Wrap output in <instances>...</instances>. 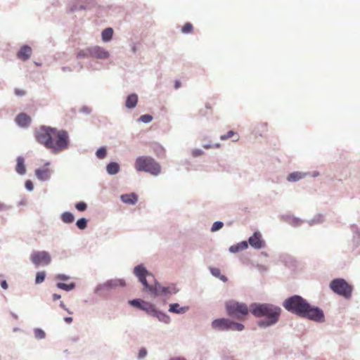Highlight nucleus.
<instances>
[{
	"label": "nucleus",
	"mask_w": 360,
	"mask_h": 360,
	"mask_svg": "<svg viewBox=\"0 0 360 360\" xmlns=\"http://www.w3.org/2000/svg\"><path fill=\"white\" fill-rule=\"evenodd\" d=\"M34 136L38 143L55 153L68 147L69 136L65 130L43 126L35 131Z\"/></svg>",
	"instance_id": "1"
},
{
	"label": "nucleus",
	"mask_w": 360,
	"mask_h": 360,
	"mask_svg": "<svg viewBox=\"0 0 360 360\" xmlns=\"http://www.w3.org/2000/svg\"><path fill=\"white\" fill-rule=\"evenodd\" d=\"M251 313L257 317H265L258 322L260 327L275 324L281 314V308L269 304H253L250 306Z\"/></svg>",
	"instance_id": "2"
},
{
	"label": "nucleus",
	"mask_w": 360,
	"mask_h": 360,
	"mask_svg": "<svg viewBox=\"0 0 360 360\" xmlns=\"http://www.w3.org/2000/svg\"><path fill=\"white\" fill-rule=\"evenodd\" d=\"M134 274L139 281L144 285L145 289L150 291L153 295H165L171 293L169 288L162 287L156 283L153 275L149 273L142 265H138L134 269Z\"/></svg>",
	"instance_id": "3"
},
{
	"label": "nucleus",
	"mask_w": 360,
	"mask_h": 360,
	"mask_svg": "<svg viewBox=\"0 0 360 360\" xmlns=\"http://www.w3.org/2000/svg\"><path fill=\"white\" fill-rule=\"evenodd\" d=\"M134 167L137 171L148 172L157 176L161 172V167L150 156H139L136 158Z\"/></svg>",
	"instance_id": "4"
},
{
	"label": "nucleus",
	"mask_w": 360,
	"mask_h": 360,
	"mask_svg": "<svg viewBox=\"0 0 360 360\" xmlns=\"http://www.w3.org/2000/svg\"><path fill=\"white\" fill-rule=\"evenodd\" d=\"M307 302L299 295H294L285 300L283 307L300 316H302L307 307Z\"/></svg>",
	"instance_id": "5"
},
{
	"label": "nucleus",
	"mask_w": 360,
	"mask_h": 360,
	"mask_svg": "<svg viewBox=\"0 0 360 360\" xmlns=\"http://www.w3.org/2000/svg\"><path fill=\"white\" fill-rule=\"evenodd\" d=\"M226 309L228 314L238 319H243L248 314V306L235 300H229L226 302Z\"/></svg>",
	"instance_id": "6"
},
{
	"label": "nucleus",
	"mask_w": 360,
	"mask_h": 360,
	"mask_svg": "<svg viewBox=\"0 0 360 360\" xmlns=\"http://www.w3.org/2000/svg\"><path fill=\"white\" fill-rule=\"evenodd\" d=\"M330 288L334 292L346 299L351 297L353 290L352 286L342 278L333 280L330 283Z\"/></svg>",
	"instance_id": "7"
},
{
	"label": "nucleus",
	"mask_w": 360,
	"mask_h": 360,
	"mask_svg": "<svg viewBox=\"0 0 360 360\" xmlns=\"http://www.w3.org/2000/svg\"><path fill=\"white\" fill-rule=\"evenodd\" d=\"M30 260L36 266L48 265L51 263V257L46 251H34L30 255Z\"/></svg>",
	"instance_id": "8"
},
{
	"label": "nucleus",
	"mask_w": 360,
	"mask_h": 360,
	"mask_svg": "<svg viewBox=\"0 0 360 360\" xmlns=\"http://www.w3.org/2000/svg\"><path fill=\"white\" fill-rule=\"evenodd\" d=\"M301 317L307 318L315 321H323L324 320L323 311L318 307H311L309 303Z\"/></svg>",
	"instance_id": "9"
},
{
	"label": "nucleus",
	"mask_w": 360,
	"mask_h": 360,
	"mask_svg": "<svg viewBox=\"0 0 360 360\" xmlns=\"http://www.w3.org/2000/svg\"><path fill=\"white\" fill-rule=\"evenodd\" d=\"M250 245L255 249H262L265 246V242L262 238V234L256 231L248 239Z\"/></svg>",
	"instance_id": "10"
},
{
	"label": "nucleus",
	"mask_w": 360,
	"mask_h": 360,
	"mask_svg": "<svg viewBox=\"0 0 360 360\" xmlns=\"http://www.w3.org/2000/svg\"><path fill=\"white\" fill-rule=\"evenodd\" d=\"M213 329L219 330H229L230 329V320L228 319H215L212 323Z\"/></svg>",
	"instance_id": "11"
},
{
	"label": "nucleus",
	"mask_w": 360,
	"mask_h": 360,
	"mask_svg": "<svg viewBox=\"0 0 360 360\" xmlns=\"http://www.w3.org/2000/svg\"><path fill=\"white\" fill-rule=\"evenodd\" d=\"M90 55L91 57L99 59H105L108 58L109 53L101 47L95 46L90 49Z\"/></svg>",
	"instance_id": "12"
},
{
	"label": "nucleus",
	"mask_w": 360,
	"mask_h": 360,
	"mask_svg": "<svg viewBox=\"0 0 360 360\" xmlns=\"http://www.w3.org/2000/svg\"><path fill=\"white\" fill-rule=\"evenodd\" d=\"M32 54V49L29 46H23L18 51L17 56L22 60H27Z\"/></svg>",
	"instance_id": "13"
},
{
	"label": "nucleus",
	"mask_w": 360,
	"mask_h": 360,
	"mask_svg": "<svg viewBox=\"0 0 360 360\" xmlns=\"http://www.w3.org/2000/svg\"><path fill=\"white\" fill-rule=\"evenodd\" d=\"M15 122L21 127H27L30 124L31 118L25 113H20L15 118Z\"/></svg>",
	"instance_id": "14"
},
{
	"label": "nucleus",
	"mask_w": 360,
	"mask_h": 360,
	"mask_svg": "<svg viewBox=\"0 0 360 360\" xmlns=\"http://www.w3.org/2000/svg\"><path fill=\"white\" fill-rule=\"evenodd\" d=\"M121 200L123 202L129 205H134L138 200L137 195L134 193L124 194L121 195Z\"/></svg>",
	"instance_id": "15"
},
{
	"label": "nucleus",
	"mask_w": 360,
	"mask_h": 360,
	"mask_svg": "<svg viewBox=\"0 0 360 360\" xmlns=\"http://www.w3.org/2000/svg\"><path fill=\"white\" fill-rule=\"evenodd\" d=\"M37 177L41 181L47 180L50 176V171L49 169H37L35 171Z\"/></svg>",
	"instance_id": "16"
},
{
	"label": "nucleus",
	"mask_w": 360,
	"mask_h": 360,
	"mask_svg": "<svg viewBox=\"0 0 360 360\" xmlns=\"http://www.w3.org/2000/svg\"><path fill=\"white\" fill-rule=\"evenodd\" d=\"M138 102V96L135 94H132L128 96L126 100V107L128 108H134Z\"/></svg>",
	"instance_id": "17"
},
{
	"label": "nucleus",
	"mask_w": 360,
	"mask_h": 360,
	"mask_svg": "<svg viewBox=\"0 0 360 360\" xmlns=\"http://www.w3.org/2000/svg\"><path fill=\"white\" fill-rule=\"evenodd\" d=\"M16 172L20 174H24L26 172L25 166V160L22 157H18L17 158V165L15 167Z\"/></svg>",
	"instance_id": "18"
},
{
	"label": "nucleus",
	"mask_w": 360,
	"mask_h": 360,
	"mask_svg": "<svg viewBox=\"0 0 360 360\" xmlns=\"http://www.w3.org/2000/svg\"><path fill=\"white\" fill-rule=\"evenodd\" d=\"M141 310L145 311L147 312L149 315L153 316L156 314V309H155L153 304L147 302H143L142 306H141Z\"/></svg>",
	"instance_id": "19"
},
{
	"label": "nucleus",
	"mask_w": 360,
	"mask_h": 360,
	"mask_svg": "<svg viewBox=\"0 0 360 360\" xmlns=\"http://www.w3.org/2000/svg\"><path fill=\"white\" fill-rule=\"evenodd\" d=\"M248 248V243L243 241L236 245H232L229 248V251L233 253L238 252L239 251L245 250Z\"/></svg>",
	"instance_id": "20"
},
{
	"label": "nucleus",
	"mask_w": 360,
	"mask_h": 360,
	"mask_svg": "<svg viewBox=\"0 0 360 360\" xmlns=\"http://www.w3.org/2000/svg\"><path fill=\"white\" fill-rule=\"evenodd\" d=\"M188 309V307H181L179 304H172L169 306V311L181 314L184 313Z\"/></svg>",
	"instance_id": "21"
},
{
	"label": "nucleus",
	"mask_w": 360,
	"mask_h": 360,
	"mask_svg": "<svg viewBox=\"0 0 360 360\" xmlns=\"http://www.w3.org/2000/svg\"><path fill=\"white\" fill-rule=\"evenodd\" d=\"M120 170V166L116 162H110L107 165V172L110 174H115Z\"/></svg>",
	"instance_id": "22"
},
{
	"label": "nucleus",
	"mask_w": 360,
	"mask_h": 360,
	"mask_svg": "<svg viewBox=\"0 0 360 360\" xmlns=\"http://www.w3.org/2000/svg\"><path fill=\"white\" fill-rule=\"evenodd\" d=\"M305 174H302L298 172H295L290 173L288 176V181H297L303 177H304Z\"/></svg>",
	"instance_id": "23"
},
{
	"label": "nucleus",
	"mask_w": 360,
	"mask_h": 360,
	"mask_svg": "<svg viewBox=\"0 0 360 360\" xmlns=\"http://www.w3.org/2000/svg\"><path fill=\"white\" fill-rule=\"evenodd\" d=\"M113 30L112 28H106L102 32V39L104 41H108L112 39Z\"/></svg>",
	"instance_id": "24"
},
{
	"label": "nucleus",
	"mask_w": 360,
	"mask_h": 360,
	"mask_svg": "<svg viewBox=\"0 0 360 360\" xmlns=\"http://www.w3.org/2000/svg\"><path fill=\"white\" fill-rule=\"evenodd\" d=\"M233 137V141H237L239 139V136L233 131H229L226 134L221 135L220 137L221 140H226L228 139Z\"/></svg>",
	"instance_id": "25"
},
{
	"label": "nucleus",
	"mask_w": 360,
	"mask_h": 360,
	"mask_svg": "<svg viewBox=\"0 0 360 360\" xmlns=\"http://www.w3.org/2000/svg\"><path fill=\"white\" fill-rule=\"evenodd\" d=\"M61 219L63 222L70 224L75 220V217L71 212H65L62 214Z\"/></svg>",
	"instance_id": "26"
},
{
	"label": "nucleus",
	"mask_w": 360,
	"mask_h": 360,
	"mask_svg": "<svg viewBox=\"0 0 360 360\" xmlns=\"http://www.w3.org/2000/svg\"><path fill=\"white\" fill-rule=\"evenodd\" d=\"M210 271H211V273L212 274L213 276H214L215 277L219 278L222 281L226 282L227 281L226 277L221 274V271H220L219 269H218V268H212L210 269Z\"/></svg>",
	"instance_id": "27"
},
{
	"label": "nucleus",
	"mask_w": 360,
	"mask_h": 360,
	"mask_svg": "<svg viewBox=\"0 0 360 360\" xmlns=\"http://www.w3.org/2000/svg\"><path fill=\"white\" fill-rule=\"evenodd\" d=\"M57 287L60 289L69 291L75 288V285L73 283H71L70 284H66L64 283H58L56 284Z\"/></svg>",
	"instance_id": "28"
},
{
	"label": "nucleus",
	"mask_w": 360,
	"mask_h": 360,
	"mask_svg": "<svg viewBox=\"0 0 360 360\" xmlns=\"http://www.w3.org/2000/svg\"><path fill=\"white\" fill-rule=\"evenodd\" d=\"M244 329V326L239 323H236L230 320V329L231 330L241 331Z\"/></svg>",
	"instance_id": "29"
},
{
	"label": "nucleus",
	"mask_w": 360,
	"mask_h": 360,
	"mask_svg": "<svg viewBox=\"0 0 360 360\" xmlns=\"http://www.w3.org/2000/svg\"><path fill=\"white\" fill-rule=\"evenodd\" d=\"M153 316H156L160 321H163L165 323H168L169 321V317L165 314L159 312L156 310V314L153 315Z\"/></svg>",
	"instance_id": "30"
},
{
	"label": "nucleus",
	"mask_w": 360,
	"mask_h": 360,
	"mask_svg": "<svg viewBox=\"0 0 360 360\" xmlns=\"http://www.w3.org/2000/svg\"><path fill=\"white\" fill-rule=\"evenodd\" d=\"M193 27L191 22H186L181 28V32L184 34L191 33L193 32Z\"/></svg>",
	"instance_id": "31"
},
{
	"label": "nucleus",
	"mask_w": 360,
	"mask_h": 360,
	"mask_svg": "<svg viewBox=\"0 0 360 360\" xmlns=\"http://www.w3.org/2000/svg\"><path fill=\"white\" fill-rule=\"evenodd\" d=\"M46 274L44 271H39L37 273L35 283L37 284L42 283L45 279Z\"/></svg>",
	"instance_id": "32"
},
{
	"label": "nucleus",
	"mask_w": 360,
	"mask_h": 360,
	"mask_svg": "<svg viewBox=\"0 0 360 360\" xmlns=\"http://www.w3.org/2000/svg\"><path fill=\"white\" fill-rule=\"evenodd\" d=\"M79 229H84L87 226V220L85 218H81L76 223Z\"/></svg>",
	"instance_id": "33"
},
{
	"label": "nucleus",
	"mask_w": 360,
	"mask_h": 360,
	"mask_svg": "<svg viewBox=\"0 0 360 360\" xmlns=\"http://www.w3.org/2000/svg\"><path fill=\"white\" fill-rule=\"evenodd\" d=\"M77 57L78 58H85V57H91L90 49H88L86 50H82V51H79L77 54Z\"/></svg>",
	"instance_id": "34"
},
{
	"label": "nucleus",
	"mask_w": 360,
	"mask_h": 360,
	"mask_svg": "<svg viewBox=\"0 0 360 360\" xmlns=\"http://www.w3.org/2000/svg\"><path fill=\"white\" fill-rule=\"evenodd\" d=\"M143 302H144L143 300L136 299V300H132L129 301V304L131 306H134V307H137L141 309Z\"/></svg>",
	"instance_id": "35"
},
{
	"label": "nucleus",
	"mask_w": 360,
	"mask_h": 360,
	"mask_svg": "<svg viewBox=\"0 0 360 360\" xmlns=\"http://www.w3.org/2000/svg\"><path fill=\"white\" fill-rule=\"evenodd\" d=\"M106 155V149L103 147L102 148H100L99 149H98V150L96 151V156L99 158V159H103L105 157Z\"/></svg>",
	"instance_id": "36"
},
{
	"label": "nucleus",
	"mask_w": 360,
	"mask_h": 360,
	"mask_svg": "<svg viewBox=\"0 0 360 360\" xmlns=\"http://www.w3.org/2000/svg\"><path fill=\"white\" fill-rule=\"evenodd\" d=\"M224 226V224L221 221H216L214 222L213 224H212V226L211 228V231L212 232L214 231H217L218 230H219L220 229H221Z\"/></svg>",
	"instance_id": "37"
},
{
	"label": "nucleus",
	"mask_w": 360,
	"mask_h": 360,
	"mask_svg": "<svg viewBox=\"0 0 360 360\" xmlns=\"http://www.w3.org/2000/svg\"><path fill=\"white\" fill-rule=\"evenodd\" d=\"M34 335L38 339H42L45 337V333L41 329L37 328L34 330Z\"/></svg>",
	"instance_id": "38"
},
{
	"label": "nucleus",
	"mask_w": 360,
	"mask_h": 360,
	"mask_svg": "<svg viewBox=\"0 0 360 360\" xmlns=\"http://www.w3.org/2000/svg\"><path fill=\"white\" fill-rule=\"evenodd\" d=\"M75 207L77 210L83 212L86 210L87 205L84 202H79L75 205Z\"/></svg>",
	"instance_id": "39"
},
{
	"label": "nucleus",
	"mask_w": 360,
	"mask_h": 360,
	"mask_svg": "<svg viewBox=\"0 0 360 360\" xmlns=\"http://www.w3.org/2000/svg\"><path fill=\"white\" fill-rule=\"evenodd\" d=\"M139 120L144 123H148L152 121L153 117L150 115H143L140 117Z\"/></svg>",
	"instance_id": "40"
},
{
	"label": "nucleus",
	"mask_w": 360,
	"mask_h": 360,
	"mask_svg": "<svg viewBox=\"0 0 360 360\" xmlns=\"http://www.w3.org/2000/svg\"><path fill=\"white\" fill-rule=\"evenodd\" d=\"M146 355H147L146 349L145 348H142L139 350L138 357H139V359H143V358L146 357Z\"/></svg>",
	"instance_id": "41"
},
{
	"label": "nucleus",
	"mask_w": 360,
	"mask_h": 360,
	"mask_svg": "<svg viewBox=\"0 0 360 360\" xmlns=\"http://www.w3.org/2000/svg\"><path fill=\"white\" fill-rule=\"evenodd\" d=\"M25 187L27 190L29 191H32L33 189V184H32V182L30 180H27L26 182H25Z\"/></svg>",
	"instance_id": "42"
},
{
	"label": "nucleus",
	"mask_w": 360,
	"mask_h": 360,
	"mask_svg": "<svg viewBox=\"0 0 360 360\" xmlns=\"http://www.w3.org/2000/svg\"><path fill=\"white\" fill-rule=\"evenodd\" d=\"M15 94L17 96H24L25 94V91L24 90H22V89H15Z\"/></svg>",
	"instance_id": "43"
},
{
	"label": "nucleus",
	"mask_w": 360,
	"mask_h": 360,
	"mask_svg": "<svg viewBox=\"0 0 360 360\" xmlns=\"http://www.w3.org/2000/svg\"><path fill=\"white\" fill-rule=\"evenodd\" d=\"M57 278L58 279H60V280H62V281H66L69 278V277L66 275H64V274H58L57 276Z\"/></svg>",
	"instance_id": "44"
},
{
	"label": "nucleus",
	"mask_w": 360,
	"mask_h": 360,
	"mask_svg": "<svg viewBox=\"0 0 360 360\" xmlns=\"http://www.w3.org/2000/svg\"><path fill=\"white\" fill-rule=\"evenodd\" d=\"M1 286L4 290L8 289V283H7V282L6 281H2L1 282Z\"/></svg>",
	"instance_id": "45"
},
{
	"label": "nucleus",
	"mask_w": 360,
	"mask_h": 360,
	"mask_svg": "<svg viewBox=\"0 0 360 360\" xmlns=\"http://www.w3.org/2000/svg\"><path fill=\"white\" fill-rule=\"evenodd\" d=\"M60 307H62L63 309H65L69 314H72L71 311H70L66 307H65V305L64 304V303L63 302H60Z\"/></svg>",
	"instance_id": "46"
},
{
	"label": "nucleus",
	"mask_w": 360,
	"mask_h": 360,
	"mask_svg": "<svg viewBox=\"0 0 360 360\" xmlns=\"http://www.w3.org/2000/svg\"><path fill=\"white\" fill-rule=\"evenodd\" d=\"M64 320H65V321L66 323H72V317H65V318L64 319Z\"/></svg>",
	"instance_id": "47"
},
{
	"label": "nucleus",
	"mask_w": 360,
	"mask_h": 360,
	"mask_svg": "<svg viewBox=\"0 0 360 360\" xmlns=\"http://www.w3.org/2000/svg\"><path fill=\"white\" fill-rule=\"evenodd\" d=\"M60 298V295H58V294H53V300L54 301L57 300H59Z\"/></svg>",
	"instance_id": "48"
},
{
	"label": "nucleus",
	"mask_w": 360,
	"mask_h": 360,
	"mask_svg": "<svg viewBox=\"0 0 360 360\" xmlns=\"http://www.w3.org/2000/svg\"><path fill=\"white\" fill-rule=\"evenodd\" d=\"M181 86V82L179 81H176L174 83V88L179 89Z\"/></svg>",
	"instance_id": "49"
},
{
	"label": "nucleus",
	"mask_w": 360,
	"mask_h": 360,
	"mask_svg": "<svg viewBox=\"0 0 360 360\" xmlns=\"http://www.w3.org/2000/svg\"><path fill=\"white\" fill-rule=\"evenodd\" d=\"M193 155H194V156H197V155H201L202 152H201V150H194V151L193 152Z\"/></svg>",
	"instance_id": "50"
},
{
	"label": "nucleus",
	"mask_w": 360,
	"mask_h": 360,
	"mask_svg": "<svg viewBox=\"0 0 360 360\" xmlns=\"http://www.w3.org/2000/svg\"><path fill=\"white\" fill-rule=\"evenodd\" d=\"M170 360H186V359L184 358H181V357H174V358H172Z\"/></svg>",
	"instance_id": "51"
},
{
	"label": "nucleus",
	"mask_w": 360,
	"mask_h": 360,
	"mask_svg": "<svg viewBox=\"0 0 360 360\" xmlns=\"http://www.w3.org/2000/svg\"><path fill=\"white\" fill-rule=\"evenodd\" d=\"M4 207V205L3 204L0 203V210H1Z\"/></svg>",
	"instance_id": "52"
},
{
	"label": "nucleus",
	"mask_w": 360,
	"mask_h": 360,
	"mask_svg": "<svg viewBox=\"0 0 360 360\" xmlns=\"http://www.w3.org/2000/svg\"><path fill=\"white\" fill-rule=\"evenodd\" d=\"M118 282L120 283L121 285H124V283L121 281H119Z\"/></svg>",
	"instance_id": "53"
}]
</instances>
